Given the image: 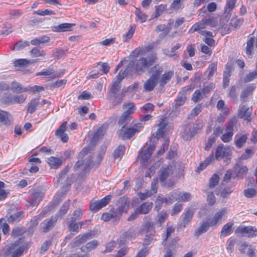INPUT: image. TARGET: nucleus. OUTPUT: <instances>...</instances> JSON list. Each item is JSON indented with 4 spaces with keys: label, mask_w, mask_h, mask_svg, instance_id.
<instances>
[{
    "label": "nucleus",
    "mask_w": 257,
    "mask_h": 257,
    "mask_svg": "<svg viewBox=\"0 0 257 257\" xmlns=\"http://www.w3.org/2000/svg\"><path fill=\"white\" fill-rule=\"evenodd\" d=\"M213 156H210L206 159V160L200 164L199 166L197 168L196 171L199 173L201 171L204 169L212 161Z\"/></svg>",
    "instance_id": "de8ad7c7"
},
{
    "label": "nucleus",
    "mask_w": 257,
    "mask_h": 257,
    "mask_svg": "<svg viewBox=\"0 0 257 257\" xmlns=\"http://www.w3.org/2000/svg\"><path fill=\"white\" fill-rule=\"evenodd\" d=\"M123 106H126L127 110L122 113L118 121V124L121 127L126 126L131 123L133 119L131 115L134 113L135 109V104L133 102L124 104Z\"/></svg>",
    "instance_id": "7ed1b4c3"
},
{
    "label": "nucleus",
    "mask_w": 257,
    "mask_h": 257,
    "mask_svg": "<svg viewBox=\"0 0 257 257\" xmlns=\"http://www.w3.org/2000/svg\"><path fill=\"white\" fill-rule=\"evenodd\" d=\"M227 208L224 207L219 209L216 212L212 218L208 221L211 226L216 225L217 222L225 216L227 212Z\"/></svg>",
    "instance_id": "a211bd4d"
},
{
    "label": "nucleus",
    "mask_w": 257,
    "mask_h": 257,
    "mask_svg": "<svg viewBox=\"0 0 257 257\" xmlns=\"http://www.w3.org/2000/svg\"><path fill=\"white\" fill-rule=\"evenodd\" d=\"M217 70V64L215 63H211L209 65L207 72H208V77L211 78L212 77L214 74L216 72Z\"/></svg>",
    "instance_id": "774afa93"
},
{
    "label": "nucleus",
    "mask_w": 257,
    "mask_h": 257,
    "mask_svg": "<svg viewBox=\"0 0 257 257\" xmlns=\"http://www.w3.org/2000/svg\"><path fill=\"white\" fill-rule=\"evenodd\" d=\"M66 224L69 228V231L71 232H78L79 231V228L76 221H71V220H69L66 222Z\"/></svg>",
    "instance_id": "13d9d810"
},
{
    "label": "nucleus",
    "mask_w": 257,
    "mask_h": 257,
    "mask_svg": "<svg viewBox=\"0 0 257 257\" xmlns=\"http://www.w3.org/2000/svg\"><path fill=\"white\" fill-rule=\"evenodd\" d=\"M154 227V223L151 221L149 216H145L144 220V229L147 231L152 230Z\"/></svg>",
    "instance_id": "c03bdc74"
},
{
    "label": "nucleus",
    "mask_w": 257,
    "mask_h": 257,
    "mask_svg": "<svg viewBox=\"0 0 257 257\" xmlns=\"http://www.w3.org/2000/svg\"><path fill=\"white\" fill-rule=\"evenodd\" d=\"M229 149L225 148L223 145L218 146L215 152V158L217 160L222 159L224 157L228 156L229 153Z\"/></svg>",
    "instance_id": "aec40b11"
},
{
    "label": "nucleus",
    "mask_w": 257,
    "mask_h": 257,
    "mask_svg": "<svg viewBox=\"0 0 257 257\" xmlns=\"http://www.w3.org/2000/svg\"><path fill=\"white\" fill-rule=\"evenodd\" d=\"M91 236V233H86L83 234L79 235L75 238L74 244L77 246L82 244L86 242L88 239H90Z\"/></svg>",
    "instance_id": "c85d7f7f"
},
{
    "label": "nucleus",
    "mask_w": 257,
    "mask_h": 257,
    "mask_svg": "<svg viewBox=\"0 0 257 257\" xmlns=\"http://www.w3.org/2000/svg\"><path fill=\"white\" fill-rule=\"evenodd\" d=\"M49 41L50 38L48 36H44L32 40L31 41V44L33 45H38L40 44L49 42Z\"/></svg>",
    "instance_id": "ea45409f"
},
{
    "label": "nucleus",
    "mask_w": 257,
    "mask_h": 257,
    "mask_svg": "<svg viewBox=\"0 0 257 257\" xmlns=\"http://www.w3.org/2000/svg\"><path fill=\"white\" fill-rule=\"evenodd\" d=\"M67 124L66 121L64 122L55 132L56 136L59 138L64 143L67 142L69 139L68 135L65 133Z\"/></svg>",
    "instance_id": "f3484780"
},
{
    "label": "nucleus",
    "mask_w": 257,
    "mask_h": 257,
    "mask_svg": "<svg viewBox=\"0 0 257 257\" xmlns=\"http://www.w3.org/2000/svg\"><path fill=\"white\" fill-rule=\"evenodd\" d=\"M251 113V108L247 107L245 105H243L240 107L237 115L239 117L243 118L244 119L247 120V121H250Z\"/></svg>",
    "instance_id": "2eb2a0df"
},
{
    "label": "nucleus",
    "mask_w": 257,
    "mask_h": 257,
    "mask_svg": "<svg viewBox=\"0 0 257 257\" xmlns=\"http://www.w3.org/2000/svg\"><path fill=\"white\" fill-rule=\"evenodd\" d=\"M157 60L156 54H152L147 59L142 57L135 61H131L129 62L127 67V72L133 76L137 72L144 73L150 66H152Z\"/></svg>",
    "instance_id": "f257e3e1"
},
{
    "label": "nucleus",
    "mask_w": 257,
    "mask_h": 257,
    "mask_svg": "<svg viewBox=\"0 0 257 257\" xmlns=\"http://www.w3.org/2000/svg\"><path fill=\"white\" fill-rule=\"evenodd\" d=\"M186 99V96L179 94L177 99L175 101V108L183 105Z\"/></svg>",
    "instance_id": "338daca9"
},
{
    "label": "nucleus",
    "mask_w": 257,
    "mask_h": 257,
    "mask_svg": "<svg viewBox=\"0 0 257 257\" xmlns=\"http://www.w3.org/2000/svg\"><path fill=\"white\" fill-rule=\"evenodd\" d=\"M136 237L135 230L133 228H130L127 230L124 231L120 237L117 239L118 243L123 245L126 242L131 240Z\"/></svg>",
    "instance_id": "f8f14e48"
},
{
    "label": "nucleus",
    "mask_w": 257,
    "mask_h": 257,
    "mask_svg": "<svg viewBox=\"0 0 257 257\" xmlns=\"http://www.w3.org/2000/svg\"><path fill=\"white\" fill-rule=\"evenodd\" d=\"M205 25L206 24L205 23V20H202L201 22L197 23L193 25L191 29L189 31V33H193L195 32L199 31L202 29L205 28Z\"/></svg>",
    "instance_id": "e433bc0d"
},
{
    "label": "nucleus",
    "mask_w": 257,
    "mask_h": 257,
    "mask_svg": "<svg viewBox=\"0 0 257 257\" xmlns=\"http://www.w3.org/2000/svg\"><path fill=\"white\" fill-rule=\"evenodd\" d=\"M173 169L171 166L162 168L160 171L159 180L160 182H164L170 175L173 174Z\"/></svg>",
    "instance_id": "6ab92c4d"
},
{
    "label": "nucleus",
    "mask_w": 257,
    "mask_h": 257,
    "mask_svg": "<svg viewBox=\"0 0 257 257\" xmlns=\"http://www.w3.org/2000/svg\"><path fill=\"white\" fill-rule=\"evenodd\" d=\"M142 127L143 124L141 122L135 124L132 127L126 126L121 127V128L119 130V133L122 139L124 140L130 139L133 137L136 133L139 132Z\"/></svg>",
    "instance_id": "39448f33"
},
{
    "label": "nucleus",
    "mask_w": 257,
    "mask_h": 257,
    "mask_svg": "<svg viewBox=\"0 0 257 257\" xmlns=\"http://www.w3.org/2000/svg\"><path fill=\"white\" fill-rule=\"evenodd\" d=\"M57 221V216H52L49 219H45L41 223L42 231L45 233L49 232L54 227Z\"/></svg>",
    "instance_id": "ddd939ff"
},
{
    "label": "nucleus",
    "mask_w": 257,
    "mask_h": 257,
    "mask_svg": "<svg viewBox=\"0 0 257 257\" xmlns=\"http://www.w3.org/2000/svg\"><path fill=\"white\" fill-rule=\"evenodd\" d=\"M255 42V39L254 37H251L246 42V54L248 56H250L252 54V51L253 50V46Z\"/></svg>",
    "instance_id": "a19ab883"
},
{
    "label": "nucleus",
    "mask_w": 257,
    "mask_h": 257,
    "mask_svg": "<svg viewBox=\"0 0 257 257\" xmlns=\"http://www.w3.org/2000/svg\"><path fill=\"white\" fill-rule=\"evenodd\" d=\"M92 158L91 156H88L85 158L83 160H78L74 166V169L77 170L82 167L84 170L86 171L93 166L94 163Z\"/></svg>",
    "instance_id": "9b49d317"
},
{
    "label": "nucleus",
    "mask_w": 257,
    "mask_h": 257,
    "mask_svg": "<svg viewBox=\"0 0 257 257\" xmlns=\"http://www.w3.org/2000/svg\"><path fill=\"white\" fill-rule=\"evenodd\" d=\"M44 196V194L39 191H34L32 194L30 200L28 202L27 205L30 206H37Z\"/></svg>",
    "instance_id": "dca6fc26"
},
{
    "label": "nucleus",
    "mask_w": 257,
    "mask_h": 257,
    "mask_svg": "<svg viewBox=\"0 0 257 257\" xmlns=\"http://www.w3.org/2000/svg\"><path fill=\"white\" fill-rule=\"evenodd\" d=\"M25 246H19L16 243L12 244L5 250L4 254L7 257H20L24 251Z\"/></svg>",
    "instance_id": "0eeeda50"
},
{
    "label": "nucleus",
    "mask_w": 257,
    "mask_h": 257,
    "mask_svg": "<svg viewBox=\"0 0 257 257\" xmlns=\"http://www.w3.org/2000/svg\"><path fill=\"white\" fill-rule=\"evenodd\" d=\"M41 104L39 102V98L32 99L28 104V110L30 113H33L37 109V107Z\"/></svg>",
    "instance_id": "72a5a7b5"
},
{
    "label": "nucleus",
    "mask_w": 257,
    "mask_h": 257,
    "mask_svg": "<svg viewBox=\"0 0 257 257\" xmlns=\"http://www.w3.org/2000/svg\"><path fill=\"white\" fill-rule=\"evenodd\" d=\"M167 10V5L161 4L155 7V12L152 15V18H156L159 17Z\"/></svg>",
    "instance_id": "58836bf2"
},
{
    "label": "nucleus",
    "mask_w": 257,
    "mask_h": 257,
    "mask_svg": "<svg viewBox=\"0 0 257 257\" xmlns=\"http://www.w3.org/2000/svg\"><path fill=\"white\" fill-rule=\"evenodd\" d=\"M254 88L252 86H248L246 87L241 93L240 97L244 100L248 97V96L251 95L254 90Z\"/></svg>",
    "instance_id": "5fc2aeb1"
},
{
    "label": "nucleus",
    "mask_w": 257,
    "mask_h": 257,
    "mask_svg": "<svg viewBox=\"0 0 257 257\" xmlns=\"http://www.w3.org/2000/svg\"><path fill=\"white\" fill-rule=\"evenodd\" d=\"M125 150L124 146L119 145L116 148L113 153V156L114 159L119 158L122 156Z\"/></svg>",
    "instance_id": "09e8293b"
},
{
    "label": "nucleus",
    "mask_w": 257,
    "mask_h": 257,
    "mask_svg": "<svg viewBox=\"0 0 257 257\" xmlns=\"http://www.w3.org/2000/svg\"><path fill=\"white\" fill-rule=\"evenodd\" d=\"M82 216V212L81 209L79 208L74 211L72 216L70 218L69 220H71V221H76L80 219Z\"/></svg>",
    "instance_id": "0e129e2a"
},
{
    "label": "nucleus",
    "mask_w": 257,
    "mask_h": 257,
    "mask_svg": "<svg viewBox=\"0 0 257 257\" xmlns=\"http://www.w3.org/2000/svg\"><path fill=\"white\" fill-rule=\"evenodd\" d=\"M70 206V203L69 201H67L64 203L60 210H59L58 213L57 214L56 216L57 217H63L68 211L69 210Z\"/></svg>",
    "instance_id": "49530a36"
},
{
    "label": "nucleus",
    "mask_w": 257,
    "mask_h": 257,
    "mask_svg": "<svg viewBox=\"0 0 257 257\" xmlns=\"http://www.w3.org/2000/svg\"><path fill=\"white\" fill-rule=\"evenodd\" d=\"M257 77V68L255 67V69L254 71L250 72L246 75L244 78V82H248L253 80L255 78Z\"/></svg>",
    "instance_id": "69168bd1"
},
{
    "label": "nucleus",
    "mask_w": 257,
    "mask_h": 257,
    "mask_svg": "<svg viewBox=\"0 0 257 257\" xmlns=\"http://www.w3.org/2000/svg\"><path fill=\"white\" fill-rule=\"evenodd\" d=\"M155 149V146L152 145L149 148L146 149L144 152L141 153V160L142 163H146L150 158L151 155Z\"/></svg>",
    "instance_id": "393cba45"
},
{
    "label": "nucleus",
    "mask_w": 257,
    "mask_h": 257,
    "mask_svg": "<svg viewBox=\"0 0 257 257\" xmlns=\"http://www.w3.org/2000/svg\"><path fill=\"white\" fill-rule=\"evenodd\" d=\"M239 246V250L241 253H246L248 254L249 249H252L251 245L246 242L240 241L238 243Z\"/></svg>",
    "instance_id": "37998d69"
},
{
    "label": "nucleus",
    "mask_w": 257,
    "mask_h": 257,
    "mask_svg": "<svg viewBox=\"0 0 257 257\" xmlns=\"http://www.w3.org/2000/svg\"><path fill=\"white\" fill-rule=\"evenodd\" d=\"M47 162L51 167L57 168L62 164V160L60 158L51 156L48 159Z\"/></svg>",
    "instance_id": "4c0bfd02"
},
{
    "label": "nucleus",
    "mask_w": 257,
    "mask_h": 257,
    "mask_svg": "<svg viewBox=\"0 0 257 257\" xmlns=\"http://www.w3.org/2000/svg\"><path fill=\"white\" fill-rule=\"evenodd\" d=\"M46 213V211H43L40 213L39 215L34 216L32 218L29 226V231H33L34 229L36 228L38 224L39 221L41 219V218L45 216Z\"/></svg>",
    "instance_id": "5701e85b"
},
{
    "label": "nucleus",
    "mask_w": 257,
    "mask_h": 257,
    "mask_svg": "<svg viewBox=\"0 0 257 257\" xmlns=\"http://www.w3.org/2000/svg\"><path fill=\"white\" fill-rule=\"evenodd\" d=\"M157 84V81L150 78L144 84V91L145 92H150L154 90Z\"/></svg>",
    "instance_id": "7c9ffc66"
},
{
    "label": "nucleus",
    "mask_w": 257,
    "mask_h": 257,
    "mask_svg": "<svg viewBox=\"0 0 257 257\" xmlns=\"http://www.w3.org/2000/svg\"><path fill=\"white\" fill-rule=\"evenodd\" d=\"M257 194V191L254 188H247L243 191V194L246 198L254 197Z\"/></svg>",
    "instance_id": "052dcab7"
},
{
    "label": "nucleus",
    "mask_w": 257,
    "mask_h": 257,
    "mask_svg": "<svg viewBox=\"0 0 257 257\" xmlns=\"http://www.w3.org/2000/svg\"><path fill=\"white\" fill-rule=\"evenodd\" d=\"M23 211H18L10 215L8 217L7 220L9 223H14L15 222L19 221L24 217Z\"/></svg>",
    "instance_id": "2f4dec72"
},
{
    "label": "nucleus",
    "mask_w": 257,
    "mask_h": 257,
    "mask_svg": "<svg viewBox=\"0 0 257 257\" xmlns=\"http://www.w3.org/2000/svg\"><path fill=\"white\" fill-rule=\"evenodd\" d=\"M75 25L74 24L63 23L57 26H55L54 27V31L57 32L67 31Z\"/></svg>",
    "instance_id": "473e14b6"
},
{
    "label": "nucleus",
    "mask_w": 257,
    "mask_h": 257,
    "mask_svg": "<svg viewBox=\"0 0 257 257\" xmlns=\"http://www.w3.org/2000/svg\"><path fill=\"white\" fill-rule=\"evenodd\" d=\"M211 226L208 221H203L195 230L194 235L196 237H198L202 234L206 232Z\"/></svg>",
    "instance_id": "4be33fe9"
},
{
    "label": "nucleus",
    "mask_w": 257,
    "mask_h": 257,
    "mask_svg": "<svg viewBox=\"0 0 257 257\" xmlns=\"http://www.w3.org/2000/svg\"><path fill=\"white\" fill-rule=\"evenodd\" d=\"M236 123V118H233L226 124L225 133L221 137V139L223 142L228 143L231 140L233 135L234 127Z\"/></svg>",
    "instance_id": "423d86ee"
},
{
    "label": "nucleus",
    "mask_w": 257,
    "mask_h": 257,
    "mask_svg": "<svg viewBox=\"0 0 257 257\" xmlns=\"http://www.w3.org/2000/svg\"><path fill=\"white\" fill-rule=\"evenodd\" d=\"M168 214L166 211H162L159 213L156 218V223L161 226L162 224L167 219Z\"/></svg>",
    "instance_id": "8fccbe9b"
},
{
    "label": "nucleus",
    "mask_w": 257,
    "mask_h": 257,
    "mask_svg": "<svg viewBox=\"0 0 257 257\" xmlns=\"http://www.w3.org/2000/svg\"><path fill=\"white\" fill-rule=\"evenodd\" d=\"M30 53L34 57H45L46 56V53L44 50L39 49L37 47L33 48L30 51Z\"/></svg>",
    "instance_id": "6e6d98bb"
},
{
    "label": "nucleus",
    "mask_w": 257,
    "mask_h": 257,
    "mask_svg": "<svg viewBox=\"0 0 257 257\" xmlns=\"http://www.w3.org/2000/svg\"><path fill=\"white\" fill-rule=\"evenodd\" d=\"M104 134L105 131L103 128L99 127L93 136L88 146L84 148L80 153L79 157L84 158L89 153H91V151L96 146L97 141L101 138L104 136Z\"/></svg>",
    "instance_id": "20e7f679"
},
{
    "label": "nucleus",
    "mask_w": 257,
    "mask_h": 257,
    "mask_svg": "<svg viewBox=\"0 0 257 257\" xmlns=\"http://www.w3.org/2000/svg\"><path fill=\"white\" fill-rule=\"evenodd\" d=\"M174 75L173 71H166L160 77L159 83L160 85L164 86L168 82Z\"/></svg>",
    "instance_id": "bb28decb"
},
{
    "label": "nucleus",
    "mask_w": 257,
    "mask_h": 257,
    "mask_svg": "<svg viewBox=\"0 0 257 257\" xmlns=\"http://www.w3.org/2000/svg\"><path fill=\"white\" fill-rule=\"evenodd\" d=\"M110 195H107L100 200L91 201L90 203V209L93 212H96L102 208L106 206L110 202Z\"/></svg>",
    "instance_id": "6e6552de"
},
{
    "label": "nucleus",
    "mask_w": 257,
    "mask_h": 257,
    "mask_svg": "<svg viewBox=\"0 0 257 257\" xmlns=\"http://www.w3.org/2000/svg\"><path fill=\"white\" fill-rule=\"evenodd\" d=\"M153 206V202H146L136 208L137 212L140 214H146L150 212Z\"/></svg>",
    "instance_id": "412c9836"
},
{
    "label": "nucleus",
    "mask_w": 257,
    "mask_h": 257,
    "mask_svg": "<svg viewBox=\"0 0 257 257\" xmlns=\"http://www.w3.org/2000/svg\"><path fill=\"white\" fill-rule=\"evenodd\" d=\"M121 87V83L114 81L107 93V98L111 101V103L113 105L120 103L122 100L123 97L124 96L125 91L123 90H122L120 93H118Z\"/></svg>",
    "instance_id": "f03ea898"
},
{
    "label": "nucleus",
    "mask_w": 257,
    "mask_h": 257,
    "mask_svg": "<svg viewBox=\"0 0 257 257\" xmlns=\"http://www.w3.org/2000/svg\"><path fill=\"white\" fill-rule=\"evenodd\" d=\"M11 89L13 92L15 93H21L22 92H27L30 89L27 87H24L22 85L17 82H13L11 85Z\"/></svg>",
    "instance_id": "c756f323"
},
{
    "label": "nucleus",
    "mask_w": 257,
    "mask_h": 257,
    "mask_svg": "<svg viewBox=\"0 0 257 257\" xmlns=\"http://www.w3.org/2000/svg\"><path fill=\"white\" fill-rule=\"evenodd\" d=\"M120 217L115 211L114 208H112L108 212L102 213L101 219L105 222L112 221V222H114L118 221Z\"/></svg>",
    "instance_id": "4468645a"
},
{
    "label": "nucleus",
    "mask_w": 257,
    "mask_h": 257,
    "mask_svg": "<svg viewBox=\"0 0 257 257\" xmlns=\"http://www.w3.org/2000/svg\"><path fill=\"white\" fill-rule=\"evenodd\" d=\"M154 107L155 106L153 104L148 103L142 106L140 108V109L143 113H146L152 112L154 110Z\"/></svg>",
    "instance_id": "e2e57ef3"
},
{
    "label": "nucleus",
    "mask_w": 257,
    "mask_h": 257,
    "mask_svg": "<svg viewBox=\"0 0 257 257\" xmlns=\"http://www.w3.org/2000/svg\"><path fill=\"white\" fill-rule=\"evenodd\" d=\"M191 198V195L190 193L179 192L178 193L177 198H176V200H179L182 202H186L190 200Z\"/></svg>",
    "instance_id": "79ce46f5"
},
{
    "label": "nucleus",
    "mask_w": 257,
    "mask_h": 257,
    "mask_svg": "<svg viewBox=\"0 0 257 257\" xmlns=\"http://www.w3.org/2000/svg\"><path fill=\"white\" fill-rule=\"evenodd\" d=\"M117 208L114 209L115 211L120 217L123 212L127 213L129 208V201L127 197L123 196L120 197L117 201Z\"/></svg>",
    "instance_id": "1a4fd4ad"
},
{
    "label": "nucleus",
    "mask_w": 257,
    "mask_h": 257,
    "mask_svg": "<svg viewBox=\"0 0 257 257\" xmlns=\"http://www.w3.org/2000/svg\"><path fill=\"white\" fill-rule=\"evenodd\" d=\"M30 63V61L26 59H18L14 62L15 67H25L27 66Z\"/></svg>",
    "instance_id": "4d7b16f0"
},
{
    "label": "nucleus",
    "mask_w": 257,
    "mask_h": 257,
    "mask_svg": "<svg viewBox=\"0 0 257 257\" xmlns=\"http://www.w3.org/2000/svg\"><path fill=\"white\" fill-rule=\"evenodd\" d=\"M162 72L163 68L162 67L159 68L155 67L152 70V74L150 78L157 82Z\"/></svg>",
    "instance_id": "603ef678"
},
{
    "label": "nucleus",
    "mask_w": 257,
    "mask_h": 257,
    "mask_svg": "<svg viewBox=\"0 0 257 257\" xmlns=\"http://www.w3.org/2000/svg\"><path fill=\"white\" fill-rule=\"evenodd\" d=\"M194 135V132L191 130V127L190 125L186 126L184 130V135L183 138L185 140H188Z\"/></svg>",
    "instance_id": "3c124183"
},
{
    "label": "nucleus",
    "mask_w": 257,
    "mask_h": 257,
    "mask_svg": "<svg viewBox=\"0 0 257 257\" xmlns=\"http://www.w3.org/2000/svg\"><path fill=\"white\" fill-rule=\"evenodd\" d=\"M234 170L236 174V176L239 178H242L243 175L245 174L248 171V169L246 166H241L238 164H236L234 166Z\"/></svg>",
    "instance_id": "c9c22d12"
},
{
    "label": "nucleus",
    "mask_w": 257,
    "mask_h": 257,
    "mask_svg": "<svg viewBox=\"0 0 257 257\" xmlns=\"http://www.w3.org/2000/svg\"><path fill=\"white\" fill-rule=\"evenodd\" d=\"M233 224V222H229L224 225L220 232V238L229 235L233 232L232 227Z\"/></svg>",
    "instance_id": "a878e982"
},
{
    "label": "nucleus",
    "mask_w": 257,
    "mask_h": 257,
    "mask_svg": "<svg viewBox=\"0 0 257 257\" xmlns=\"http://www.w3.org/2000/svg\"><path fill=\"white\" fill-rule=\"evenodd\" d=\"M135 29L133 27H131L127 32L122 36L123 41L124 42H128L133 37L135 33Z\"/></svg>",
    "instance_id": "bf43d9fd"
},
{
    "label": "nucleus",
    "mask_w": 257,
    "mask_h": 257,
    "mask_svg": "<svg viewBox=\"0 0 257 257\" xmlns=\"http://www.w3.org/2000/svg\"><path fill=\"white\" fill-rule=\"evenodd\" d=\"M98 244V242L96 240H93L87 242L86 245L81 247V250L83 252H88L95 248Z\"/></svg>",
    "instance_id": "f704fd0d"
},
{
    "label": "nucleus",
    "mask_w": 257,
    "mask_h": 257,
    "mask_svg": "<svg viewBox=\"0 0 257 257\" xmlns=\"http://www.w3.org/2000/svg\"><path fill=\"white\" fill-rule=\"evenodd\" d=\"M247 134H237L234 138V143L238 148H242L245 144L247 139Z\"/></svg>",
    "instance_id": "b1692460"
},
{
    "label": "nucleus",
    "mask_w": 257,
    "mask_h": 257,
    "mask_svg": "<svg viewBox=\"0 0 257 257\" xmlns=\"http://www.w3.org/2000/svg\"><path fill=\"white\" fill-rule=\"evenodd\" d=\"M219 177L216 174H214L209 181V187L210 188H213L218 184Z\"/></svg>",
    "instance_id": "864d4df0"
},
{
    "label": "nucleus",
    "mask_w": 257,
    "mask_h": 257,
    "mask_svg": "<svg viewBox=\"0 0 257 257\" xmlns=\"http://www.w3.org/2000/svg\"><path fill=\"white\" fill-rule=\"evenodd\" d=\"M194 211L191 208H187L181 215L180 218V226L185 228L189 224L192 219Z\"/></svg>",
    "instance_id": "9d476101"
},
{
    "label": "nucleus",
    "mask_w": 257,
    "mask_h": 257,
    "mask_svg": "<svg viewBox=\"0 0 257 257\" xmlns=\"http://www.w3.org/2000/svg\"><path fill=\"white\" fill-rule=\"evenodd\" d=\"M26 231L25 228L17 226L14 227L12 231L11 235L14 237H18L22 235Z\"/></svg>",
    "instance_id": "a18cd8bd"
},
{
    "label": "nucleus",
    "mask_w": 257,
    "mask_h": 257,
    "mask_svg": "<svg viewBox=\"0 0 257 257\" xmlns=\"http://www.w3.org/2000/svg\"><path fill=\"white\" fill-rule=\"evenodd\" d=\"M11 114L7 111L0 109V122L4 125H10L11 123Z\"/></svg>",
    "instance_id": "cd10ccee"
},
{
    "label": "nucleus",
    "mask_w": 257,
    "mask_h": 257,
    "mask_svg": "<svg viewBox=\"0 0 257 257\" xmlns=\"http://www.w3.org/2000/svg\"><path fill=\"white\" fill-rule=\"evenodd\" d=\"M135 14L141 22H145L147 19L148 16L141 12L138 8H136Z\"/></svg>",
    "instance_id": "680f3d73"
}]
</instances>
